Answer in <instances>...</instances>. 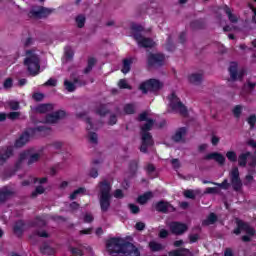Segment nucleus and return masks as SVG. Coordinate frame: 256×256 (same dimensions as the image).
Here are the masks:
<instances>
[{"label":"nucleus","instance_id":"1","mask_svg":"<svg viewBox=\"0 0 256 256\" xmlns=\"http://www.w3.org/2000/svg\"><path fill=\"white\" fill-rule=\"evenodd\" d=\"M106 248L112 256H141L139 248L123 238H110L106 242Z\"/></svg>","mask_w":256,"mask_h":256},{"label":"nucleus","instance_id":"2","mask_svg":"<svg viewBox=\"0 0 256 256\" xmlns=\"http://www.w3.org/2000/svg\"><path fill=\"white\" fill-rule=\"evenodd\" d=\"M100 197L99 203L102 213H107L111 207V182L103 180L98 183Z\"/></svg>","mask_w":256,"mask_h":256},{"label":"nucleus","instance_id":"3","mask_svg":"<svg viewBox=\"0 0 256 256\" xmlns=\"http://www.w3.org/2000/svg\"><path fill=\"white\" fill-rule=\"evenodd\" d=\"M130 29L139 47H143L144 49H151V47H155V42L153 41V39L145 38L143 37V34H141L145 31V28L141 26V24L132 23Z\"/></svg>","mask_w":256,"mask_h":256},{"label":"nucleus","instance_id":"4","mask_svg":"<svg viewBox=\"0 0 256 256\" xmlns=\"http://www.w3.org/2000/svg\"><path fill=\"white\" fill-rule=\"evenodd\" d=\"M241 232L246 233V235L242 236L241 239L244 243H250L251 237H255V228L249 224V222H245L243 220H236V228L233 230L234 235H241Z\"/></svg>","mask_w":256,"mask_h":256},{"label":"nucleus","instance_id":"5","mask_svg":"<svg viewBox=\"0 0 256 256\" xmlns=\"http://www.w3.org/2000/svg\"><path fill=\"white\" fill-rule=\"evenodd\" d=\"M26 55L28 57L25 58L24 65L27 67L30 75L32 77H36V75H39V71L41 70L39 56L34 54L33 50H27Z\"/></svg>","mask_w":256,"mask_h":256},{"label":"nucleus","instance_id":"6","mask_svg":"<svg viewBox=\"0 0 256 256\" xmlns=\"http://www.w3.org/2000/svg\"><path fill=\"white\" fill-rule=\"evenodd\" d=\"M138 89L142 92L143 95H147V93H157L163 89V82L155 78H150L146 81H143L139 85Z\"/></svg>","mask_w":256,"mask_h":256},{"label":"nucleus","instance_id":"7","mask_svg":"<svg viewBox=\"0 0 256 256\" xmlns=\"http://www.w3.org/2000/svg\"><path fill=\"white\" fill-rule=\"evenodd\" d=\"M168 99L170 101L172 111H178L182 117H188L189 110L187 109V106L181 102V99L177 97L175 92H172Z\"/></svg>","mask_w":256,"mask_h":256},{"label":"nucleus","instance_id":"8","mask_svg":"<svg viewBox=\"0 0 256 256\" xmlns=\"http://www.w3.org/2000/svg\"><path fill=\"white\" fill-rule=\"evenodd\" d=\"M230 181L232 185V189L234 191H241L243 189V182L241 181V177L239 176V168L233 167L230 172Z\"/></svg>","mask_w":256,"mask_h":256},{"label":"nucleus","instance_id":"9","mask_svg":"<svg viewBox=\"0 0 256 256\" xmlns=\"http://www.w3.org/2000/svg\"><path fill=\"white\" fill-rule=\"evenodd\" d=\"M165 63V55L161 53H149L147 56L148 67H161Z\"/></svg>","mask_w":256,"mask_h":256},{"label":"nucleus","instance_id":"10","mask_svg":"<svg viewBox=\"0 0 256 256\" xmlns=\"http://www.w3.org/2000/svg\"><path fill=\"white\" fill-rule=\"evenodd\" d=\"M51 13H53V9L40 6L38 10L30 11L29 16L33 17L34 19H45L49 17Z\"/></svg>","mask_w":256,"mask_h":256},{"label":"nucleus","instance_id":"11","mask_svg":"<svg viewBox=\"0 0 256 256\" xmlns=\"http://www.w3.org/2000/svg\"><path fill=\"white\" fill-rule=\"evenodd\" d=\"M238 67L239 65L237 64V62H231L228 71L230 73V78L232 79V81H237V79H243V77H245V71L240 70L238 71Z\"/></svg>","mask_w":256,"mask_h":256},{"label":"nucleus","instance_id":"12","mask_svg":"<svg viewBox=\"0 0 256 256\" xmlns=\"http://www.w3.org/2000/svg\"><path fill=\"white\" fill-rule=\"evenodd\" d=\"M169 227L173 235H183L189 229L187 224L177 221L171 222Z\"/></svg>","mask_w":256,"mask_h":256},{"label":"nucleus","instance_id":"13","mask_svg":"<svg viewBox=\"0 0 256 256\" xmlns=\"http://www.w3.org/2000/svg\"><path fill=\"white\" fill-rule=\"evenodd\" d=\"M155 209L156 211H158V213H169V211L171 213L175 212L176 209L174 208V206L169 203L168 201H164V200H160L155 204Z\"/></svg>","mask_w":256,"mask_h":256},{"label":"nucleus","instance_id":"14","mask_svg":"<svg viewBox=\"0 0 256 256\" xmlns=\"http://www.w3.org/2000/svg\"><path fill=\"white\" fill-rule=\"evenodd\" d=\"M75 85H79L80 87H83V86L87 85V82L85 80H81L79 78H74L73 82H71L69 80L64 81V87H65L66 91H68V93H73V91H75L77 89V87Z\"/></svg>","mask_w":256,"mask_h":256},{"label":"nucleus","instance_id":"15","mask_svg":"<svg viewBox=\"0 0 256 256\" xmlns=\"http://www.w3.org/2000/svg\"><path fill=\"white\" fill-rule=\"evenodd\" d=\"M67 112L65 110H57L54 113L48 114L45 117V123H57L60 119H65Z\"/></svg>","mask_w":256,"mask_h":256},{"label":"nucleus","instance_id":"16","mask_svg":"<svg viewBox=\"0 0 256 256\" xmlns=\"http://www.w3.org/2000/svg\"><path fill=\"white\" fill-rule=\"evenodd\" d=\"M204 161H211L212 159L220 165H225V156L219 152H212L203 157Z\"/></svg>","mask_w":256,"mask_h":256},{"label":"nucleus","instance_id":"17","mask_svg":"<svg viewBox=\"0 0 256 256\" xmlns=\"http://www.w3.org/2000/svg\"><path fill=\"white\" fill-rule=\"evenodd\" d=\"M15 195V191L9 188V186H4L0 189V205L5 203L8 199H11Z\"/></svg>","mask_w":256,"mask_h":256},{"label":"nucleus","instance_id":"18","mask_svg":"<svg viewBox=\"0 0 256 256\" xmlns=\"http://www.w3.org/2000/svg\"><path fill=\"white\" fill-rule=\"evenodd\" d=\"M13 233L17 237H23V233H25V221L23 220L16 221L13 226Z\"/></svg>","mask_w":256,"mask_h":256},{"label":"nucleus","instance_id":"19","mask_svg":"<svg viewBox=\"0 0 256 256\" xmlns=\"http://www.w3.org/2000/svg\"><path fill=\"white\" fill-rule=\"evenodd\" d=\"M31 135L25 131L24 133H22L20 135V137L15 141L14 146L17 148H21L24 147V145H27V143H29V139H30Z\"/></svg>","mask_w":256,"mask_h":256},{"label":"nucleus","instance_id":"20","mask_svg":"<svg viewBox=\"0 0 256 256\" xmlns=\"http://www.w3.org/2000/svg\"><path fill=\"white\" fill-rule=\"evenodd\" d=\"M185 135H187V128L181 127L172 136V141H174V143H181V141H183V137H185Z\"/></svg>","mask_w":256,"mask_h":256},{"label":"nucleus","instance_id":"21","mask_svg":"<svg viewBox=\"0 0 256 256\" xmlns=\"http://www.w3.org/2000/svg\"><path fill=\"white\" fill-rule=\"evenodd\" d=\"M141 143L153 147L155 145V140H153V135L151 133H140Z\"/></svg>","mask_w":256,"mask_h":256},{"label":"nucleus","instance_id":"22","mask_svg":"<svg viewBox=\"0 0 256 256\" xmlns=\"http://www.w3.org/2000/svg\"><path fill=\"white\" fill-rule=\"evenodd\" d=\"M11 157H13V148L8 146L5 148L3 153H0V163H6Z\"/></svg>","mask_w":256,"mask_h":256},{"label":"nucleus","instance_id":"23","mask_svg":"<svg viewBox=\"0 0 256 256\" xmlns=\"http://www.w3.org/2000/svg\"><path fill=\"white\" fill-rule=\"evenodd\" d=\"M34 111L40 114L49 113V111H53V104H39Z\"/></svg>","mask_w":256,"mask_h":256},{"label":"nucleus","instance_id":"24","mask_svg":"<svg viewBox=\"0 0 256 256\" xmlns=\"http://www.w3.org/2000/svg\"><path fill=\"white\" fill-rule=\"evenodd\" d=\"M249 157H251V152L241 153L237 159L239 167H247V159H249Z\"/></svg>","mask_w":256,"mask_h":256},{"label":"nucleus","instance_id":"25","mask_svg":"<svg viewBox=\"0 0 256 256\" xmlns=\"http://www.w3.org/2000/svg\"><path fill=\"white\" fill-rule=\"evenodd\" d=\"M153 125H155V120L149 118L144 125L140 128V133H151V129H153Z\"/></svg>","mask_w":256,"mask_h":256},{"label":"nucleus","instance_id":"26","mask_svg":"<svg viewBox=\"0 0 256 256\" xmlns=\"http://www.w3.org/2000/svg\"><path fill=\"white\" fill-rule=\"evenodd\" d=\"M40 252L42 255H55V248L51 247L47 243H43L40 247Z\"/></svg>","mask_w":256,"mask_h":256},{"label":"nucleus","instance_id":"27","mask_svg":"<svg viewBox=\"0 0 256 256\" xmlns=\"http://www.w3.org/2000/svg\"><path fill=\"white\" fill-rule=\"evenodd\" d=\"M149 248L152 251V253H157L159 251H163L165 249V246H163V244L159 242L150 241Z\"/></svg>","mask_w":256,"mask_h":256},{"label":"nucleus","instance_id":"28","mask_svg":"<svg viewBox=\"0 0 256 256\" xmlns=\"http://www.w3.org/2000/svg\"><path fill=\"white\" fill-rule=\"evenodd\" d=\"M131 65H133V59L126 58L123 60V66H122L121 71L124 75H127V73H129V71H131Z\"/></svg>","mask_w":256,"mask_h":256},{"label":"nucleus","instance_id":"29","mask_svg":"<svg viewBox=\"0 0 256 256\" xmlns=\"http://www.w3.org/2000/svg\"><path fill=\"white\" fill-rule=\"evenodd\" d=\"M190 83H193L194 85H199L201 83V81H203V74L201 73H194L191 74L188 77Z\"/></svg>","mask_w":256,"mask_h":256},{"label":"nucleus","instance_id":"30","mask_svg":"<svg viewBox=\"0 0 256 256\" xmlns=\"http://www.w3.org/2000/svg\"><path fill=\"white\" fill-rule=\"evenodd\" d=\"M29 155H30L29 150L20 153L19 159L15 164V168L19 169L23 165V162L25 161V159H29Z\"/></svg>","mask_w":256,"mask_h":256},{"label":"nucleus","instance_id":"31","mask_svg":"<svg viewBox=\"0 0 256 256\" xmlns=\"http://www.w3.org/2000/svg\"><path fill=\"white\" fill-rule=\"evenodd\" d=\"M218 217H217V214L211 212L207 219H205L203 222H202V225H215V223H217L218 221Z\"/></svg>","mask_w":256,"mask_h":256},{"label":"nucleus","instance_id":"32","mask_svg":"<svg viewBox=\"0 0 256 256\" xmlns=\"http://www.w3.org/2000/svg\"><path fill=\"white\" fill-rule=\"evenodd\" d=\"M96 63H97V60L94 57L88 58L87 66L83 70L84 75H89V72L93 71V67H95Z\"/></svg>","mask_w":256,"mask_h":256},{"label":"nucleus","instance_id":"33","mask_svg":"<svg viewBox=\"0 0 256 256\" xmlns=\"http://www.w3.org/2000/svg\"><path fill=\"white\" fill-rule=\"evenodd\" d=\"M123 111L125 115H135L137 110L134 103H127L124 105Z\"/></svg>","mask_w":256,"mask_h":256},{"label":"nucleus","instance_id":"34","mask_svg":"<svg viewBox=\"0 0 256 256\" xmlns=\"http://www.w3.org/2000/svg\"><path fill=\"white\" fill-rule=\"evenodd\" d=\"M153 197V192H146L143 195L138 196L137 201L140 205H145L149 199Z\"/></svg>","mask_w":256,"mask_h":256},{"label":"nucleus","instance_id":"35","mask_svg":"<svg viewBox=\"0 0 256 256\" xmlns=\"http://www.w3.org/2000/svg\"><path fill=\"white\" fill-rule=\"evenodd\" d=\"M223 11L224 13H226V15L228 16V19L231 23H237V17L233 14V12H231V8H229V6L225 5L223 7Z\"/></svg>","mask_w":256,"mask_h":256},{"label":"nucleus","instance_id":"36","mask_svg":"<svg viewBox=\"0 0 256 256\" xmlns=\"http://www.w3.org/2000/svg\"><path fill=\"white\" fill-rule=\"evenodd\" d=\"M36 237H42L43 239H49V233H47V231H45V230H43V231L35 230L30 235V239H35Z\"/></svg>","mask_w":256,"mask_h":256},{"label":"nucleus","instance_id":"37","mask_svg":"<svg viewBox=\"0 0 256 256\" xmlns=\"http://www.w3.org/2000/svg\"><path fill=\"white\" fill-rule=\"evenodd\" d=\"M191 29H204L205 28V20L199 19L194 20L190 23Z\"/></svg>","mask_w":256,"mask_h":256},{"label":"nucleus","instance_id":"38","mask_svg":"<svg viewBox=\"0 0 256 256\" xmlns=\"http://www.w3.org/2000/svg\"><path fill=\"white\" fill-rule=\"evenodd\" d=\"M96 114L100 117H105L106 115H109V110L107 109L106 104H100L99 107L96 109Z\"/></svg>","mask_w":256,"mask_h":256},{"label":"nucleus","instance_id":"39","mask_svg":"<svg viewBox=\"0 0 256 256\" xmlns=\"http://www.w3.org/2000/svg\"><path fill=\"white\" fill-rule=\"evenodd\" d=\"M44 133V135H49L51 133V128H47V126H37L32 129V133Z\"/></svg>","mask_w":256,"mask_h":256},{"label":"nucleus","instance_id":"40","mask_svg":"<svg viewBox=\"0 0 256 256\" xmlns=\"http://www.w3.org/2000/svg\"><path fill=\"white\" fill-rule=\"evenodd\" d=\"M85 21H86L85 15H83V14L78 15L75 18V22L77 24V28L78 29H83L85 27Z\"/></svg>","mask_w":256,"mask_h":256},{"label":"nucleus","instance_id":"41","mask_svg":"<svg viewBox=\"0 0 256 256\" xmlns=\"http://www.w3.org/2000/svg\"><path fill=\"white\" fill-rule=\"evenodd\" d=\"M86 189L84 187H80L73 191V193L70 194L69 199L70 201H75L77 199V195H83L85 193Z\"/></svg>","mask_w":256,"mask_h":256},{"label":"nucleus","instance_id":"42","mask_svg":"<svg viewBox=\"0 0 256 256\" xmlns=\"http://www.w3.org/2000/svg\"><path fill=\"white\" fill-rule=\"evenodd\" d=\"M30 155L28 156V165H33V163H37L39 159H41V155L39 153L31 154V151H29Z\"/></svg>","mask_w":256,"mask_h":256},{"label":"nucleus","instance_id":"43","mask_svg":"<svg viewBox=\"0 0 256 256\" xmlns=\"http://www.w3.org/2000/svg\"><path fill=\"white\" fill-rule=\"evenodd\" d=\"M232 113L236 119L241 118V113H243V106L242 105H236L232 109Z\"/></svg>","mask_w":256,"mask_h":256},{"label":"nucleus","instance_id":"44","mask_svg":"<svg viewBox=\"0 0 256 256\" xmlns=\"http://www.w3.org/2000/svg\"><path fill=\"white\" fill-rule=\"evenodd\" d=\"M226 157L230 163H237V152L236 151H228L226 153Z\"/></svg>","mask_w":256,"mask_h":256},{"label":"nucleus","instance_id":"45","mask_svg":"<svg viewBox=\"0 0 256 256\" xmlns=\"http://www.w3.org/2000/svg\"><path fill=\"white\" fill-rule=\"evenodd\" d=\"M45 193V188L43 186H37L35 190L31 193L32 199H35L38 195H43Z\"/></svg>","mask_w":256,"mask_h":256},{"label":"nucleus","instance_id":"46","mask_svg":"<svg viewBox=\"0 0 256 256\" xmlns=\"http://www.w3.org/2000/svg\"><path fill=\"white\" fill-rule=\"evenodd\" d=\"M88 140L93 143V145H97L99 143V136L95 132L88 133Z\"/></svg>","mask_w":256,"mask_h":256},{"label":"nucleus","instance_id":"47","mask_svg":"<svg viewBox=\"0 0 256 256\" xmlns=\"http://www.w3.org/2000/svg\"><path fill=\"white\" fill-rule=\"evenodd\" d=\"M64 55L66 59L71 60L75 56V52H73V49L71 47L67 46L64 49Z\"/></svg>","mask_w":256,"mask_h":256},{"label":"nucleus","instance_id":"48","mask_svg":"<svg viewBox=\"0 0 256 256\" xmlns=\"http://www.w3.org/2000/svg\"><path fill=\"white\" fill-rule=\"evenodd\" d=\"M118 87H119V89H129V91H131V89H133V87L131 85H129L127 83V80H125V79L119 80Z\"/></svg>","mask_w":256,"mask_h":256},{"label":"nucleus","instance_id":"49","mask_svg":"<svg viewBox=\"0 0 256 256\" xmlns=\"http://www.w3.org/2000/svg\"><path fill=\"white\" fill-rule=\"evenodd\" d=\"M129 169H130V173H137V169H139V163L137 162V160H132L129 163Z\"/></svg>","mask_w":256,"mask_h":256},{"label":"nucleus","instance_id":"50","mask_svg":"<svg viewBox=\"0 0 256 256\" xmlns=\"http://www.w3.org/2000/svg\"><path fill=\"white\" fill-rule=\"evenodd\" d=\"M213 185H216L217 187H220V189H225V190H227V189H229V187H231V184H229V180H227V179H224L223 181H222V183H213Z\"/></svg>","mask_w":256,"mask_h":256},{"label":"nucleus","instance_id":"51","mask_svg":"<svg viewBox=\"0 0 256 256\" xmlns=\"http://www.w3.org/2000/svg\"><path fill=\"white\" fill-rule=\"evenodd\" d=\"M32 99L34 101H36L37 103L43 101V99H45V94L41 93V92H35L33 95H32Z\"/></svg>","mask_w":256,"mask_h":256},{"label":"nucleus","instance_id":"52","mask_svg":"<svg viewBox=\"0 0 256 256\" xmlns=\"http://www.w3.org/2000/svg\"><path fill=\"white\" fill-rule=\"evenodd\" d=\"M204 193H206V195H217V194H219V188L208 187V188H206Z\"/></svg>","mask_w":256,"mask_h":256},{"label":"nucleus","instance_id":"53","mask_svg":"<svg viewBox=\"0 0 256 256\" xmlns=\"http://www.w3.org/2000/svg\"><path fill=\"white\" fill-rule=\"evenodd\" d=\"M128 207L130 209V212L133 214V215H137L141 209L139 208V206L135 205V204H128Z\"/></svg>","mask_w":256,"mask_h":256},{"label":"nucleus","instance_id":"54","mask_svg":"<svg viewBox=\"0 0 256 256\" xmlns=\"http://www.w3.org/2000/svg\"><path fill=\"white\" fill-rule=\"evenodd\" d=\"M247 123L250 125V128L253 129L256 123V115L252 114L247 118Z\"/></svg>","mask_w":256,"mask_h":256},{"label":"nucleus","instance_id":"55","mask_svg":"<svg viewBox=\"0 0 256 256\" xmlns=\"http://www.w3.org/2000/svg\"><path fill=\"white\" fill-rule=\"evenodd\" d=\"M70 253L75 256H83V250L76 247H70Z\"/></svg>","mask_w":256,"mask_h":256},{"label":"nucleus","instance_id":"56","mask_svg":"<svg viewBox=\"0 0 256 256\" xmlns=\"http://www.w3.org/2000/svg\"><path fill=\"white\" fill-rule=\"evenodd\" d=\"M4 89H11L13 87V78H7L3 83Z\"/></svg>","mask_w":256,"mask_h":256},{"label":"nucleus","instance_id":"57","mask_svg":"<svg viewBox=\"0 0 256 256\" xmlns=\"http://www.w3.org/2000/svg\"><path fill=\"white\" fill-rule=\"evenodd\" d=\"M20 116H21V112H10L7 115L8 119H10L11 121H15V119H19Z\"/></svg>","mask_w":256,"mask_h":256},{"label":"nucleus","instance_id":"58","mask_svg":"<svg viewBox=\"0 0 256 256\" xmlns=\"http://www.w3.org/2000/svg\"><path fill=\"white\" fill-rule=\"evenodd\" d=\"M46 87H57V80L50 78L44 83Z\"/></svg>","mask_w":256,"mask_h":256},{"label":"nucleus","instance_id":"59","mask_svg":"<svg viewBox=\"0 0 256 256\" xmlns=\"http://www.w3.org/2000/svg\"><path fill=\"white\" fill-rule=\"evenodd\" d=\"M184 197H186V199H195V192H193V190H186L184 191Z\"/></svg>","mask_w":256,"mask_h":256},{"label":"nucleus","instance_id":"60","mask_svg":"<svg viewBox=\"0 0 256 256\" xmlns=\"http://www.w3.org/2000/svg\"><path fill=\"white\" fill-rule=\"evenodd\" d=\"M9 107L12 111H19V102L11 101L9 102Z\"/></svg>","mask_w":256,"mask_h":256},{"label":"nucleus","instance_id":"61","mask_svg":"<svg viewBox=\"0 0 256 256\" xmlns=\"http://www.w3.org/2000/svg\"><path fill=\"white\" fill-rule=\"evenodd\" d=\"M108 125H111V126L117 125V115H115V114L110 115Z\"/></svg>","mask_w":256,"mask_h":256},{"label":"nucleus","instance_id":"62","mask_svg":"<svg viewBox=\"0 0 256 256\" xmlns=\"http://www.w3.org/2000/svg\"><path fill=\"white\" fill-rule=\"evenodd\" d=\"M33 43H35V39H33L32 37H28L24 41V47H31V45H33Z\"/></svg>","mask_w":256,"mask_h":256},{"label":"nucleus","instance_id":"63","mask_svg":"<svg viewBox=\"0 0 256 256\" xmlns=\"http://www.w3.org/2000/svg\"><path fill=\"white\" fill-rule=\"evenodd\" d=\"M251 161L248 163V165L251 167V168H255L256 167V151H255V155H252L251 154Z\"/></svg>","mask_w":256,"mask_h":256},{"label":"nucleus","instance_id":"64","mask_svg":"<svg viewBox=\"0 0 256 256\" xmlns=\"http://www.w3.org/2000/svg\"><path fill=\"white\" fill-rule=\"evenodd\" d=\"M136 231H144L145 230V223L137 222L135 225Z\"/></svg>","mask_w":256,"mask_h":256}]
</instances>
